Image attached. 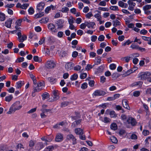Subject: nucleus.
<instances>
[{
    "label": "nucleus",
    "mask_w": 151,
    "mask_h": 151,
    "mask_svg": "<svg viewBox=\"0 0 151 151\" xmlns=\"http://www.w3.org/2000/svg\"><path fill=\"white\" fill-rule=\"evenodd\" d=\"M139 46L135 45L134 44H132L131 46L130 47L133 49L138 50Z\"/></svg>",
    "instance_id": "nucleus-54"
},
{
    "label": "nucleus",
    "mask_w": 151,
    "mask_h": 151,
    "mask_svg": "<svg viewBox=\"0 0 151 151\" xmlns=\"http://www.w3.org/2000/svg\"><path fill=\"white\" fill-rule=\"evenodd\" d=\"M142 83L141 81H138L134 83V86H137L138 87H141L142 85Z\"/></svg>",
    "instance_id": "nucleus-42"
},
{
    "label": "nucleus",
    "mask_w": 151,
    "mask_h": 151,
    "mask_svg": "<svg viewBox=\"0 0 151 151\" xmlns=\"http://www.w3.org/2000/svg\"><path fill=\"white\" fill-rule=\"evenodd\" d=\"M111 129L113 130H115L117 129V126L115 123H112L110 126Z\"/></svg>",
    "instance_id": "nucleus-32"
},
{
    "label": "nucleus",
    "mask_w": 151,
    "mask_h": 151,
    "mask_svg": "<svg viewBox=\"0 0 151 151\" xmlns=\"http://www.w3.org/2000/svg\"><path fill=\"white\" fill-rule=\"evenodd\" d=\"M105 37L103 35H100L98 37V40L100 42H102L104 40Z\"/></svg>",
    "instance_id": "nucleus-43"
},
{
    "label": "nucleus",
    "mask_w": 151,
    "mask_h": 151,
    "mask_svg": "<svg viewBox=\"0 0 151 151\" xmlns=\"http://www.w3.org/2000/svg\"><path fill=\"white\" fill-rule=\"evenodd\" d=\"M22 22V19H18L16 21L15 23L16 25L15 26V27L16 29H19L20 28V27H19L21 26Z\"/></svg>",
    "instance_id": "nucleus-16"
},
{
    "label": "nucleus",
    "mask_w": 151,
    "mask_h": 151,
    "mask_svg": "<svg viewBox=\"0 0 151 151\" xmlns=\"http://www.w3.org/2000/svg\"><path fill=\"white\" fill-rule=\"evenodd\" d=\"M14 32H17V35L18 36V38L19 39L22 36V33L20 30H18L17 31H12V32L13 33Z\"/></svg>",
    "instance_id": "nucleus-46"
},
{
    "label": "nucleus",
    "mask_w": 151,
    "mask_h": 151,
    "mask_svg": "<svg viewBox=\"0 0 151 151\" xmlns=\"http://www.w3.org/2000/svg\"><path fill=\"white\" fill-rule=\"evenodd\" d=\"M88 86V84L86 83H84L82 84L81 88L83 89H85Z\"/></svg>",
    "instance_id": "nucleus-52"
},
{
    "label": "nucleus",
    "mask_w": 151,
    "mask_h": 151,
    "mask_svg": "<svg viewBox=\"0 0 151 151\" xmlns=\"http://www.w3.org/2000/svg\"><path fill=\"white\" fill-rule=\"evenodd\" d=\"M106 94V92L101 90H96L93 93V95L95 96H103Z\"/></svg>",
    "instance_id": "nucleus-7"
},
{
    "label": "nucleus",
    "mask_w": 151,
    "mask_h": 151,
    "mask_svg": "<svg viewBox=\"0 0 151 151\" xmlns=\"http://www.w3.org/2000/svg\"><path fill=\"white\" fill-rule=\"evenodd\" d=\"M113 25L114 27H117L121 25L120 22L117 20H115L113 21Z\"/></svg>",
    "instance_id": "nucleus-35"
},
{
    "label": "nucleus",
    "mask_w": 151,
    "mask_h": 151,
    "mask_svg": "<svg viewBox=\"0 0 151 151\" xmlns=\"http://www.w3.org/2000/svg\"><path fill=\"white\" fill-rule=\"evenodd\" d=\"M48 80L52 84H54L56 82L55 79L52 78H48Z\"/></svg>",
    "instance_id": "nucleus-44"
},
{
    "label": "nucleus",
    "mask_w": 151,
    "mask_h": 151,
    "mask_svg": "<svg viewBox=\"0 0 151 151\" xmlns=\"http://www.w3.org/2000/svg\"><path fill=\"white\" fill-rule=\"evenodd\" d=\"M75 133L77 135H81L83 134V131L80 128H77L75 130Z\"/></svg>",
    "instance_id": "nucleus-22"
},
{
    "label": "nucleus",
    "mask_w": 151,
    "mask_h": 151,
    "mask_svg": "<svg viewBox=\"0 0 151 151\" xmlns=\"http://www.w3.org/2000/svg\"><path fill=\"white\" fill-rule=\"evenodd\" d=\"M29 37L30 39H32L34 40H36L37 39L38 37L34 33L30 32Z\"/></svg>",
    "instance_id": "nucleus-21"
},
{
    "label": "nucleus",
    "mask_w": 151,
    "mask_h": 151,
    "mask_svg": "<svg viewBox=\"0 0 151 151\" xmlns=\"http://www.w3.org/2000/svg\"><path fill=\"white\" fill-rule=\"evenodd\" d=\"M29 4H23V5H22V6L21 7V8L26 9L27 7L29 6Z\"/></svg>",
    "instance_id": "nucleus-58"
},
{
    "label": "nucleus",
    "mask_w": 151,
    "mask_h": 151,
    "mask_svg": "<svg viewBox=\"0 0 151 151\" xmlns=\"http://www.w3.org/2000/svg\"><path fill=\"white\" fill-rule=\"evenodd\" d=\"M101 60L100 57H97L95 58V63L96 65L100 64Z\"/></svg>",
    "instance_id": "nucleus-48"
},
{
    "label": "nucleus",
    "mask_w": 151,
    "mask_h": 151,
    "mask_svg": "<svg viewBox=\"0 0 151 151\" xmlns=\"http://www.w3.org/2000/svg\"><path fill=\"white\" fill-rule=\"evenodd\" d=\"M89 10V8L88 6L85 7L83 10V12L85 13H87Z\"/></svg>",
    "instance_id": "nucleus-60"
},
{
    "label": "nucleus",
    "mask_w": 151,
    "mask_h": 151,
    "mask_svg": "<svg viewBox=\"0 0 151 151\" xmlns=\"http://www.w3.org/2000/svg\"><path fill=\"white\" fill-rule=\"evenodd\" d=\"M64 21L63 19H60L58 20L56 22V24L58 28H63Z\"/></svg>",
    "instance_id": "nucleus-14"
},
{
    "label": "nucleus",
    "mask_w": 151,
    "mask_h": 151,
    "mask_svg": "<svg viewBox=\"0 0 151 151\" xmlns=\"http://www.w3.org/2000/svg\"><path fill=\"white\" fill-rule=\"evenodd\" d=\"M134 1H136L139 3L142 2V0H128L127 1V4L129 6L128 8L129 10L133 11L134 10V8L136 5V3Z\"/></svg>",
    "instance_id": "nucleus-2"
},
{
    "label": "nucleus",
    "mask_w": 151,
    "mask_h": 151,
    "mask_svg": "<svg viewBox=\"0 0 151 151\" xmlns=\"http://www.w3.org/2000/svg\"><path fill=\"white\" fill-rule=\"evenodd\" d=\"M42 99L44 100L48 98L49 97V95L48 93L45 92L42 95Z\"/></svg>",
    "instance_id": "nucleus-34"
},
{
    "label": "nucleus",
    "mask_w": 151,
    "mask_h": 151,
    "mask_svg": "<svg viewBox=\"0 0 151 151\" xmlns=\"http://www.w3.org/2000/svg\"><path fill=\"white\" fill-rule=\"evenodd\" d=\"M98 13H96L94 15V17L96 18L97 20H100V19H102V17L101 16V12H100L98 11Z\"/></svg>",
    "instance_id": "nucleus-25"
},
{
    "label": "nucleus",
    "mask_w": 151,
    "mask_h": 151,
    "mask_svg": "<svg viewBox=\"0 0 151 151\" xmlns=\"http://www.w3.org/2000/svg\"><path fill=\"white\" fill-rule=\"evenodd\" d=\"M6 19L5 14L2 13L0 12V21H4Z\"/></svg>",
    "instance_id": "nucleus-33"
},
{
    "label": "nucleus",
    "mask_w": 151,
    "mask_h": 151,
    "mask_svg": "<svg viewBox=\"0 0 151 151\" xmlns=\"http://www.w3.org/2000/svg\"><path fill=\"white\" fill-rule=\"evenodd\" d=\"M66 139L67 140L71 141L73 145H75L76 143V139L72 134L68 135L66 136Z\"/></svg>",
    "instance_id": "nucleus-6"
},
{
    "label": "nucleus",
    "mask_w": 151,
    "mask_h": 151,
    "mask_svg": "<svg viewBox=\"0 0 151 151\" xmlns=\"http://www.w3.org/2000/svg\"><path fill=\"white\" fill-rule=\"evenodd\" d=\"M24 84L23 81H19L16 83V87L17 88H20Z\"/></svg>",
    "instance_id": "nucleus-29"
},
{
    "label": "nucleus",
    "mask_w": 151,
    "mask_h": 151,
    "mask_svg": "<svg viewBox=\"0 0 151 151\" xmlns=\"http://www.w3.org/2000/svg\"><path fill=\"white\" fill-rule=\"evenodd\" d=\"M63 139V134L60 133H58L55 137V140L57 142H61Z\"/></svg>",
    "instance_id": "nucleus-8"
},
{
    "label": "nucleus",
    "mask_w": 151,
    "mask_h": 151,
    "mask_svg": "<svg viewBox=\"0 0 151 151\" xmlns=\"http://www.w3.org/2000/svg\"><path fill=\"white\" fill-rule=\"evenodd\" d=\"M49 19L47 17H43L40 20V23H46L48 22Z\"/></svg>",
    "instance_id": "nucleus-27"
},
{
    "label": "nucleus",
    "mask_w": 151,
    "mask_h": 151,
    "mask_svg": "<svg viewBox=\"0 0 151 151\" xmlns=\"http://www.w3.org/2000/svg\"><path fill=\"white\" fill-rule=\"evenodd\" d=\"M48 28L51 32H56L57 30L55 28V25L53 24H50L48 25Z\"/></svg>",
    "instance_id": "nucleus-15"
},
{
    "label": "nucleus",
    "mask_w": 151,
    "mask_h": 151,
    "mask_svg": "<svg viewBox=\"0 0 151 151\" xmlns=\"http://www.w3.org/2000/svg\"><path fill=\"white\" fill-rule=\"evenodd\" d=\"M41 139L42 140L44 141H45L46 142H50V141H52V138H51L50 139L48 140L47 139V137H45L44 136L41 138Z\"/></svg>",
    "instance_id": "nucleus-51"
},
{
    "label": "nucleus",
    "mask_w": 151,
    "mask_h": 151,
    "mask_svg": "<svg viewBox=\"0 0 151 151\" xmlns=\"http://www.w3.org/2000/svg\"><path fill=\"white\" fill-rule=\"evenodd\" d=\"M55 6L51 5L50 6H47L45 10V13L46 14H47L49 13L51 9L53 10L55 9Z\"/></svg>",
    "instance_id": "nucleus-17"
},
{
    "label": "nucleus",
    "mask_w": 151,
    "mask_h": 151,
    "mask_svg": "<svg viewBox=\"0 0 151 151\" xmlns=\"http://www.w3.org/2000/svg\"><path fill=\"white\" fill-rule=\"evenodd\" d=\"M110 140L113 143H116L118 141L116 138L114 136L111 137H110Z\"/></svg>",
    "instance_id": "nucleus-41"
},
{
    "label": "nucleus",
    "mask_w": 151,
    "mask_h": 151,
    "mask_svg": "<svg viewBox=\"0 0 151 151\" xmlns=\"http://www.w3.org/2000/svg\"><path fill=\"white\" fill-rule=\"evenodd\" d=\"M86 26H87V24L85 22V23H83L81 24L80 28L81 29H83L86 28Z\"/></svg>",
    "instance_id": "nucleus-55"
},
{
    "label": "nucleus",
    "mask_w": 151,
    "mask_h": 151,
    "mask_svg": "<svg viewBox=\"0 0 151 151\" xmlns=\"http://www.w3.org/2000/svg\"><path fill=\"white\" fill-rule=\"evenodd\" d=\"M132 73H133L132 70H128L124 74H122V76L123 77H125L129 75L130 74Z\"/></svg>",
    "instance_id": "nucleus-26"
},
{
    "label": "nucleus",
    "mask_w": 151,
    "mask_h": 151,
    "mask_svg": "<svg viewBox=\"0 0 151 151\" xmlns=\"http://www.w3.org/2000/svg\"><path fill=\"white\" fill-rule=\"evenodd\" d=\"M142 8L145 14H148L150 12L148 10L151 9V5L150 4L146 5L144 6Z\"/></svg>",
    "instance_id": "nucleus-12"
},
{
    "label": "nucleus",
    "mask_w": 151,
    "mask_h": 151,
    "mask_svg": "<svg viewBox=\"0 0 151 151\" xmlns=\"http://www.w3.org/2000/svg\"><path fill=\"white\" fill-rule=\"evenodd\" d=\"M69 11V9L68 7L64 6L61 8L60 11L64 13H68Z\"/></svg>",
    "instance_id": "nucleus-31"
},
{
    "label": "nucleus",
    "mask_w": 151,
    "mask_h": 151,
    "mask_svg": "<svg viewBox=\"0 0 151 151\" xmlns=\"http://www.w3.org/2000/svg\"><path fill=\"white\" fill-rule=\"evenodd\" d=\"M97 38V36L96 35H92L91 37V40L92 42H95Z\"/></svg>",
    "instance_id": "nucleus-57"
},
{
    "label": "nucleus",
    "mask_w": 151,
    "mask_h": 151,
    "mask_svg": "<svg viewBox=\"0 0 151 151\" xmlns=\"http://www.w3.org/2000/svg\"><path fill=\"white\" fill-rule=\"evenodd\" d=\"M12 23V19H9L5 22V25L8 28H10L11 27V24Z\"/></svg>",
    "instance_id": "nucleus-19"
},
{
    "label": "nucleus",
    "mask_w": 151,
    "mask_h": 151,
    "mask_svg": "<svg viewBox=\"0 0 151 151\" xmlns=\"http://www.w3.org/2000/svg\"><path fill=\"white\" fill-rule=\"evenodd\" d=\"M86 23L87 24V26L89 28H93V26L95 25V23L93 22H86Z\"/></svg>",
    "instance_id": "nucleus-24"
},
{
    "label": "nucleus",
    "mask_w": 151,
    "mask_h": 151,
    "mask_svg": "<svg viewBox=\"0 0 151 151\" xmlns=\"http://www.w3.org/2000/svg\"><path fill=\"white\" fill-rule=\"evenodd\" d=\"M22 107L20 102L19 101H16L10 107L9 110L7 112L8 114H11L14 113L16 111L19 110Z\"/></svg>",
    "instance_id": "nucleus-1"
},
{
    "label": "nucleus",
    "mask_w": 151,
    "mask_h": 151,
    "mask_svg": "<svg viewBox=\"0 0 151 151\" xmlns=\"http://www.w3.org/2000/svg\"><path fill=\"white\" fill-rule=\"evenodd\" d=\"M151 139V137H148L145 140V146L147 147L148 146L149 144V142L150 141Z\"/></svg>",
    "instance_id": "nucleus-28"
},
{
    "label": "nucleus",
    "mask_w": 151,
    "mask_h": 151,
    "mask_svg": "<svg viewBox=\"0 0 151 151\" xmlns=\"http://www.w3.org/2000/svg\"><path fill=\"white\" fill-rule=\"evenodd\" d=\"M73 66V63H72L69 62L66 64L65 65V68L68 70L72 69Z\"/></svg>",
    "instance_id": "nucleus-20"
},
{
    "label": "nucleus",
    "mask_w": 151,
    "mask_h": 151,
    "mask_svg": "<svg viewBox=\"0 0 151 151\" xmlns=\"http://www.w3.org/2000/svg\"><path fill=\"white\" fill-rule=\"evenodd\" d=\"M75 19L72 16L70 17L68 19V22L69 24H73Z\"/></svg>",
    "instance_id": "nucleus-37"
},
{
    "label": "nucleus",
    "mask_w": 151,
    "mask_h": 151,
    "mask_svg": "<svg viewBox=\"0 0 151 151\" xmlns=\"http://www.w3.org/2000/svg\"><path fill=\"white\" fill-rule=\"evenodd\" d=\"M131 58V57L127 56L122 58V60L123 61H125L126 62H128L130 60Z\"/></svg>",
    "instance_id": "nucleus-39"
},
{
    "label": "nucleus",
    "mask_w": 151,
    "mask_h": 151,
    "mask_svg": "<svg viewBox=\"0 0 151 151\" xmlns=\"http://www.w3.org/2000/svg\"><path fill=\"white\" fill-rule=\"evenodd\" d=\"M78 77V75L77 74L75 73L71 76L70 79L71 81H74L77 79Z\"/></svg>",
    "instance_id": "nucleus-38"
},
{
    "label": "nucleus",
    "mask_w": 151,
    "mask_h": 151,
    "mask_svg": "<svg viewBox=\"0 0 151 151\" xmlns=\"http://www.w3.org/2000/svg\"><path fill=\"white\" fill-rule=\"evenodd\" d=\"M55 64L53 60H50L47 61L45 64V67L49 69L55 67Z\"/></svg>",
    "instance_id": "nucleus-5"
},
{
    "label": "nucleus",
    "mask_w": 151,
    "mask_h": 151,
    "mask_svg": "<svg viewBox=\"0 0 151 151\" xmlns=\"http://www.w3.org/2000/svg\"><path fill=\"white\" fill-rule=\"evenodd\" d=\"M93 16V15L92 12H90L88 13L85 15V17H86V18L88 19H90Z\"/></svg>",
    "instance_id": "nucleus-47"
},
{
    "label": "nucleus",
    "mask_w": 151,
    "mask_h": 151,
    "mask_svg": "<svg viewBox=\"0 0 151 151\" xmlns=\"http://www.w3.org/2000/svg\"><path fill=\"white\" fill-rule=\"evenodd\" d=\"M28 12L30 14H33L34 12V9L32 7H30L28 10Z\"/></svg>",
    "instance_id": "nucleus-50"
},
{
    "label": "nucleus",
    "mask_w": 151,
    "mask_h": 151,
    "mask_svg": "<svg viewBox=\"0 0 151 151\" xmlns=\"http://www.w3.org/2000/svg\"><path fill=\"white\" fill-rule=\"evenodd\" d=\"M127 102V100L125 99L123 100L122 101V105L124 108L127 110H130V108Z\"/></svg>",
    "instance_id": "nucleus-18"
},
{
    "label": "nucleus",
    "mask_w": 151,
    "mask_h": 151,
    "mask_svg": "<svg viewBox=\"0 0 151 151\" xmlns=\"http://www.w3.org/2000/svg\"><path fill=\"white\" fill-rule=\"evenodd\" d=\"M54 149V147L52 146H50L47 147L46 148V150L47 151H52Z\"/></svg>",
    "instance_id": "nucleus-64"
},
{
    "label": "nucleus",
    "mask_w": 151,
    "mask_h": 151,
    "mask_svg": "<svg viewBox=\"0 0 151 151\" xmlns=\"http://www.w3.org/2000/svg\"><path fill=\"white\" fill-rule=\"evenodd\" d=\"M95 82L93 80L90 81L88 82V84L90 87H92L94 86Z\"/></svg>",
    "instance_id": "nucleus-61"
},
{
    "label": "nucleus",
    "mask_w": 151,
    "mask_h": 151,
    "mask_svg": "<svg viewBox=\"0 0 151 151\" xmlns=\"http://www.w3.org/2000/svg\"><path fill=\"white\" fill-rule=\"evenodd\" d=\"M69 102L67 101H63L62 102L61 104V107H64L69 104Z\"/></svg>",
    "instance_id": "nucleus-49"
},
{
    "label": "nucleus",
    "mask_w": 151,
    "mask_h": 151,
    "mask_svg": "<svg viewBox=\"0 0 151 151\" xmlns=\"http://www.w3.org/2000/svg\"><path fill=\"white\" fill-rule=\"evenodd\" d=\"M50 109H42L41 111L42 112L40 114V116L42 118H44L47 116V112L50 111Z\"/></svg>",
    "instance_id": "nucleus-9"
},
{
    "label": "nucleus",
    "mask_w": 151,
    "mask_h": 151,
    "mask_svg": "<svg viewBox=\"0 0 151 151\" xmlns=\"http://www.w3.org/2000/svg\"><path fill=\"white\" fill-rule=\"evenodd\" d=\"M125 133V130L123 129L120 130L119 132V134L120 136H122L124 135Z\"/></svg>",
    "instance_id": "nucleus-56"
},
{
    "label": "nucleus",
    "mask_w": 151,
    "mask_h": 151,
    "mask_svg": "<svg viewBox=\"0 0 151 151\" xmlns=\"http://www.w3.org/2000/svg\"><path fill=\"white\" fill-rule=\"evenodd\" d=\"M45 87V83L43 81L40 82L38 83L37 86H34V92H37L40 91Z\"/></svg>",
    "instance_id": "nucleus-3"
},
{
    "label": "nucleus",
    "mask_w": 151,
    "mask_h": 151,
    "mask_svg": "<svg viewBox=\"0 0 151 151\" xmlns=\"http://www.w3.org/2000/svg\"><path fill=\"white\" fill-rule=\"evenodd\" d=\"M81 122V120H78L77 121H74L72 124V126L73 127H77L79 124Z\"/></svg>",
    "instance_id": "nucleus-30"
},
{
    "label": "nucleus",
    "mask_w": 151,
    "mask_h": 151,
    "mask_svg": "<svg viewBox=\"0 0 151 151\" xmlns=\"http://www.w3.org/2000/svg\"><path fill=\"white\" fill-rule=\"evenodd\" d=\"M53 100L56 101L59 98V93L58 90H54L52 91Z\"/></svg>",
    "instance_id": "nucleus-11"
},
{
    "label": "nucleus",
    "mask_w": 151,
    "mask_h": 151,
    "mask_svg": "<svg viewBox=\"0 0 151 151\" xmlns=\"http://www.w3.org/2000/svg\"><path fill=\"white\" fill-rule=\"evenodd\" d=\"M109 114L111 117H116V114L114 111H111L110 112Z\"/></svg>",
    "instance_id": "nucleus-45"
},
{
    "label": "nucleus",
    "mask_w": 151,
    "mask_h": 151,
    "mask_svg": "<svg viewBox=\"0 0 151 151\" xmlns=\"http://www.w3.org/2000/svg\"><path fill=\"white\" fill-rule=\"evenodd\" d=\"M35 29L36 31L39 32L41 31L42 29L41 27L40 26L36 27L35 28Z\"/></svg>",
    "instance_id": "nucleus-62"
},
{
    "label": "nucleus",
    "mask_w": 151,
    "mask_h": 151,
    "mask_svg": "<svg viewBox=\"0 0 151 151\" xmlns=\"http://www.w3.org/2000/svg\"><path fill=\"white\" fill-rule=\"evenodd\" d=\"M12 98L13 96L12 95H10L6 96L5 98V100L6 101L9 102L12 100Z\"/></svg>",
    "instance_id": "nucleus-40"
},
{
    "label": "nucleus",
    "mask_w": 151,
    "mask_h": 151,
    "mask_svg": "<svg viewBox=\"0 0 151 151\" xmlns=\"http://www.w3.org/2000/svg\"><path fill=\"white\" fill-rule=\"evenodd\" d=\"M127 122L128 124H131L133 126L137 124L136 120L132 117H129L127 120Z\"/></svg>",
    "instance_id": "nucleus-10"
},
{
    "label": "nucleus",
    "mask_w": 151,
    "mask_h": 151,
    "mask_svg": "<svg viewBox=\"0 0 151 151\" xmlns=\"http://www.w3.org/2000/svg\"><path fill=\"white\" fill-rule=\"evenodd\" d=\"M110 9L114 11H117L119 10L118 7L117 6H111L110 7Z\"/></svg>",
    "instance_id": "nucleus-53"
},
{
    "label": "nucleus",
    "mask_w": 151,
    "mask_h": 151,
    "mask_svg": "<svg viewBox=\"0 0 151 151\" xmlns=\"http://www.w3.org/2000/svg\"><path fill=\"white\" fill-rule=\"evenodd\" d=\"M106 78L105 76H103L101 77L100 78V81L102 83H103L105 82Z\"/></svg>",
    "instance_id": "nucleus-63"
},
{
    "label": "nucleus",
    "mask_w": 151,
    "mask_h": 151,
    "mask_svg": "<svg viewBox=\"0 0 151 151\" xmlns=\"http://www.w3.org/2000/svg\"><path fill=\"white\" fill-rule=\"evenodd\" d=\"M149 131L147 130H144L142 133L144 136H147L149 134Z\"/></svg>",
    "instance_id": "nucleus-59"
},
{
    "label": "nucleus",
    "mask_w": 151,
    "mask_h": 151,
    "mask_svg": "<svg viewBox=\"0 0 151 151\" xmlns=\"http://www.w3.org/2000/svg\"><path fill=\"white\" fill-rule=\"evenodd\" d=\"M150 76H151V73L150 72H145L139 73L138 75V76L141 80H143L146 79Z\"/></svg>",
    "instance_id": "nucleus-4"
},
{
    "label": "nucleus",
    "mask_w": 151,
    "mask_h": 151,
    "mask_svg": "<svg viewBox=\"0 0 151 151\" xmlns=\"http://www.w3.org/2000/svg\"><path fill=\"white\" fill-rule=\"evenodd\" d=\"M27 39V37L26 35H23L19 39V42H22L24 40H26Z\"/></svg>",
    "instance_id": "nucleus-36"
},
{
    "label": "nucleus",
    "mask_w": 151,
    "mask_h": 151,
    "mask_svg": "<svg viewBox=\"0 0 151 151\" xmlns=\"http://www.w3.org/2000/svg\"><path fill=\"white\" fill-rule=\"evenodd\" d=\"M45 6V3L42 2H41L38 3L37 6V9L39 11H41L44 9Z\"/></svg>",
    "instance_id": "nucleus-13"
},
{
    "label": "nucleus",
    "mask_w": 151,
    "mask_h": 151,
    "mask_svg": "<svg viewBox=\"0 0 151 151\" xmlns=\"http://www.w3.org/2000/svg\"><path fill=\"white\" fill-rule=\"evenodd\" d=\"M118 5L124 8H126L127 7V4L124 3L121 1L118 2Z\"/></svg>",
    "instance_id": "nucleus-23"
}]
</instances>
